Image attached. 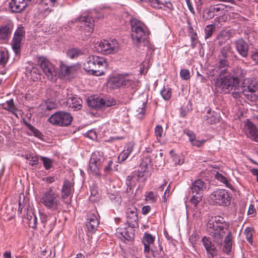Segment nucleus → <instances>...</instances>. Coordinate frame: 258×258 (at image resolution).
<instances>
[{
  "label": "nucleus",
  "instance_id": "nucleus-20",
  "mask_svg": "<svg viewBox=\"0 0 258 258\" xmlns=\"http://www.w3.org/2000/svg\"><path fill=\"white\" fill-rule=\"evenodd\" d=\"M99 220L95 213H89L88 215L86 226L89 232L94 233L97 230L99 225Z\"/></svg>",
  "mask_w": 258,
  "mask_h": 258
},
{
  "label": "nucleus",
  "instance_id": "nucleus-33",
  "mask_svg": "<svg viewBox=\"0 0 258 258\" xmlns=\"http://www.w3.org/2000/svg\"><path fill=\"white\" fill-rule=\"evenodd\" d=\"M69 107L74 109V110L81 109L83 101L82 99L78 97L69 98L67 101Z\"/></svg>",
  "mask_w": 258,
  "mask_h": 258
},
{
  "label": "nucleus",
  "instance_id": "nucleus-45",
  "mask_svg": "<svg viewBox=\"0 0 258 258\" xmlns=\"http://www.w3.org/2000/svg\"><path fill=\"white\" fill-rule=\"evenodd\" d=\"M40 159L46 170H48L52 167L53 164V160L52 159L43 156H40Z\"/></svg>",
  "mask_w": 258,
  "mask_h": 258
},
{
  "label": "nucleus",
  "instance_id": "nucleus-61",
  "mask_svg": "<svg viewBox=\"0 0 258 258\" xmlns=\"http://www.w3.org/2000/svg\"><path fill=\"white\" fill-rule=\"evenodd\" d=\"M113 164L112 160H109L107 165L104 168V172L107 174L109 172L112 170V165Z\"/></svg>",
  "mask_w": 258,
  "mask_h": 258
},
{
  "label": "nucleus",
  "instance_id": "nucleus-36",
  "mask_svg": "<svg viewBox=\"0 0 258 258\" xmlns=\"http://www.w3.org/2000/svg\"><path fill=\"white\" fill-rule=\"evenodd\" d=\"M26 74H30L33 79H38L40 78V74L39 70L33 66L30 67H27L26 69Z\"/></svg>",
  "mask_w": 258,
  "mask_h": 258
},
{
  "label": "nucleus",
  "instance_id": "nucleus-38",
  "mask_svg": "<svg viewBox=\"0 0 258 258\" xmlns=\"http://www.w3.org/2000/svg\"><path fill=\"white\" fill-rule=\"evenodd\" d=\"M138 178L135 176L128 175L126 178V185H127V190L128 192L131 191L133 187L137 184Z\"/></svg>",
  "mask_w": 258,
  "mask_h": 258
},
{
  "label": "nucleus",
  "instance_id": "nucleus-5",
  "mask_svg": "<svg viewBox=\"0 0 258 258\" xmlns=\"http://www.w3.org/2000/svg\"><path fill=\"white\" fill-rule=\"evenodd\" d=\"M109 83L113 88H127L126 91L130 93L131 95L129 96L130 98L138 89L136 83L127 74H120L113 77L110 80Z\"/></svg>",
  "mask_w": 258,
  "mask_h": 258
},
{
  "label": "nucleus",
  "instance_id": "nucleus-8",
  "mask_svg": "<svg viewBox=\"0 0 258 258\" xmlns=\"http://www.w3.org/2000/svg\"><path fill=\"white\" fill-rule=\"evenodd\" d=\"M95 48L98 52L105 55L116 53L119 49L118 43L114 39L101 41L96 43Z\"/></svg>",
  "mask_w": 258,
  "mask_h": 258
},
{
  "label": "nucleus",
  "instance_id": "nucleus-31",
  "mask_svg": "<svg viewBox=\"0 0 258 258\" xmlns=\"http://www.w3.org/2000/svg\"><path fill=\"white\" fill-rule=\"evenodd\" d=\"M231 37V32L229 30L221 31L217 36V40L219 46L222 45Z\"/></svg>",
  "mask_w": 258,
  "mask_h": 258
},
{
  "label": "nucleus",
  "instance_id": "nucleus-37",
  "mask_svg": "<svg viewBox=\"0 0 258 258\" xmlns=\"http://www.w3.org/2000/svg\"><path fill=\"white\" fill-rule=\"evenodd\" d=\"M232 47L229 44H226L220 49V52L218 56L221 58H228L229 54L232 53Z\"/></svg>",
  "mask_w": 258,
  "mask_h": 258
},
{
  "label": "nucleus",
  "instance_id": "nucleus-24",
  "mask_svg": "<svg viewBox=\"0 0 258 258\" xmlns=\"http://www.w3.org/2000/svg\"><path fill=\"white\" fill-rule=\"evenodd\" d=\"M237 51L242 57H246L248 55V45L243 39H239L235 42Z\"/></svg>",
  "mask_w": 258,
  "mask_h": 258
},
{
  "label": "nucleus",
  "instance_id": "nucleus-32",
  "mask_svg": "<svg viewBox=\"0 0 258 258\" xmlns=\"http://www.w3.org/2000/svg\"><path fill=\"white\" fill-rule=\"evenodd\" d=\"M220 118V115L217 112L208 110L204 116V120L208 123L214 124L219 121Z\"/></svg>",
  "mask_w": 258,
  "mask_h": 258
},
{
  "label": "nucleus",
  "instance_id": "nucleus-39",
  "mask_svg": "<svg viewBox=\"0 0 258 258\" xmlns=\"http://www.w3.org/2000/svg\"><path fill=\"white\" fill-rule=\"evenodd\" d=\"M67 54L69 57L71 59H74L81 55H83L84 54V52L81 49L78 48H72L68 51Z\"/></svg>",
  "mask_w": 258,
  "mask_h": 258
},
{
  "label": "nucleus",
  "instance_id": "nucleus-28",
  "mask_svg": "<svg viewBox=\"0 0 258 258\" xmlns=\"http://www.w3.org/2000/svg\"><path fill=\"white\" fill-rule=\"evenodd\" d=\"M56 107V105L54 102L50 100H47L42 103L39 105L38 110L43 115L47 116L49 114L48 112L55 109Z\"/></svg>",
  "mask_w": 258,
  "mask_h": 258
},
{
  "label": "nucleus",
  "instance_id": "nucleus-17",
  "mask_svg": "<svg viewBox=\"0 0 258 258\" xmlns=\"http://www.w3.org/2000/svg\"><path fill=\"white\" fill-rule=\"evenodd\" d=\"M40 219L42 225V230L49 233L53 229L56 223V217L52 215L47 216L44 213H41Z\"/></svg>",
  "mask_w": 258,
  "mask_h": 258
},
{
  "label": "nucleus",
  "instance_id": "nucleus-50",
  "mask_svg": "<svg viewBox=\"0 0 258 258\" xmlns=\"http://www.w3.org/2000/svg\"><path fill=\"white\" fill-rule=\"evenodd\" d=\"M26 158L30 161L29 164L32 166H36L38 164V157L37 156L26 155Z\"/></svg>",
  "mask_w": 258,
  "mask_h": 258
},
{
  "label": "nucleus",
  "instance_id": "nucleus-49",
  "mask_svg": "<svg viewBox=\"0 0 258 258\" xmlns=\"http://www.w3.org/2000/svg\"><path fill=\"white\" fill-rule=\"evenodd\" d=\"M215 28V25H208L206 27L205 29V38L207 39L211 37Z\"/></svg>",
  "mask_w": 258,
  "mask_h": 258
},
{
  "label": "nucleus",
  "instance_id": "nucleus-63",
  "mask_svg": "<svg viewBox=\"0 0 258 258\" xmlns=\"http://www.w3.org/2000/svg\"><path fill=\"white\" fill-rule=\"evenodd\" d=\"M251 58L255 63L258 64V50L252 52V54L251 55Z\"/></svg>",
  "mask_w": 258,
  "mask_h": 258
},
{
  "label": "nucleus",
  "instance_id": "nucleus-48",
  "mask_svg": "<svg viewBox=\"0 0 258 258\" xmlns=\"http://www.w3.org/2000/svg\"><path fill=\"white\" fill-rule=\"evenodd\" d=\"M155 135L158 142H160L162 137L163 129L161 125H157L154 130Z\"/></svg>",
  "mask_w": 258,
  "mask_h": 258
},
{
  "label": "nucleus",
  "instance_id": "nucleus-4",
  "mask_svg": "<svg viewBox=\"0 0 258 258\" xmlns=\"http://www.w3.org/2000/svg\"><path fill=\"white\" fill-rule=\"evenodd\" d=\"M41 203L52 212H58L60 202L59 194L50 187L44 191L40 196Z\"/></svg>",
  "mask_w": 258,
  "mask_h": 258
},
{
  "label": "nucleus",
  "instance_id": "nucleus-42",
  "mask_svg": "<svg viewBox=\"0 0 258 258\" xmlns=\"http://www.w3.org/2000/svg\"><path fill=\"white\" fill-rule=\"evenodd\" d=\"M217 61V66L219 70V72H220L221 70H223L224 69H226L228 70L227 68L229 66V61L228 60L227 58H224L218 56Z\"/></svg>",
  "mask_w": 258,
  "mask_h": 258
},
{
  "label": "nucleus",
  "instance_id": "nucleus-35",
  "mask_svg": "<svg viewBox=\"0 0 258 258\" xmlns=\"http://www.w3.org/2000/svg\"><path fill=\"white\" fill-rule=\"evenodd\" d=\"M4 105L5 106L3 107V108L5 110L12 112L17 118H19V116L17 113L18 109L16 107L14 104V100L13 99L7 101L6 104H4Z\"/></svg>",
  "mask_w": 258,
  "mask_h": 258
},
{
  "label": "nucleus",
  "instance_id": "nucleus-14",
  "mask_svg": "<svg viewBox=\"0 0 258 258\" xmlns=\"http://www.w3.org/2000/svg\"><path fill=\"white\" fill-rule=\"evenodd\" d=\"M90 106L95 109H104L116 104V101L113 98L107 99L100 97L93 98L88 102Z\"/></svg>",
  "mask_w": 258,
  "mask_h": 258
},
{
  "label": "nucleus",
  "instance_id": "nucleus-19",
  "mask_svg": "<svg viewBox=\"0 0 258 258\" xmlns=\"http://www.w3.org/2000/svg\"><path fill=\"white\" fill-rule=\"evenodd\" d=\"M207 228L223 229V228H229V224L225 222L223 217L218 216L211 217L208 223Z\"/></svg>",
  "mask_w": 258,
  "mask_h": 258
},
{
  "label": "nucleus",
  "instance_id": "nucleus-30",
  "mask_svg": "<svg viewBox=\"0 0 258 258\" xmlns=\"http://www.w3.org/2000/svg\"><path fill=\"white\" fill-rule=\"evenodd\" d=\"M206 187V184L204 181L201 179H198L192 183L190 188L192 194L195 193L202 194V192Z\"/></svg>",
  "mask_w": 258,
  "mask_h": 258
},
{
  "label": "nucleus",
  "instance_id": "nucleus-27",
  "mask_svg": "<svg viewBox=\"0 0 258 258\" xmlns=\"http://www.w3.org/2000/svg\"><path fill=\"white\" fill-rule=\"evenodd\" d=\"M9 9L12 13H21L27 7L21 0H11L9 4Z\"/></svg>",
  "mask_w": 258,
  "mask_h": 258
},
{
  "label": "nucleus",
  "instance_id": "nucleus-29",
  "mask_svg": "<svg viewBox=\"0 0 258 258\" xmlns=\"http://www.w3.org/2000/svg\"><path fill=\"white\" fill-rule=\"evenodd\" d=\"M142 242L144 245V252L149 253L151 247L154 245V238L151 234L145 233Z\"/></svg>",
  "mask_w": 258,
  "mask_h": 258
},
{
  "label": "nucleus",
  "instance_id": "nucleus-7",
  "mask_svg": "<svg viewBox=\"0 0 258 258\" xmlns=\"http://www.w3.org/2000/svg\"><path fill=\"white\" fill-rule=\"evenodd\" d=\"M105 157L102 151H96L94 152L91 155L88 172L93 175H99L100 170L104 162Z\"/></svg>",
  "mask_w": 258,
  "mask_h": 258
},
{
  "label": "nucleus",
  "instance_id": "nucleus-10",
  "mask_svg": "<svg viewBox=\"0 0 258 258\" xmlns=\"http://www.w3.org/2000/svg\"><path fill=\"white\" fill-rule=\"evenodd\" d=\"M209 202L211 204L226 206L230 204V198L226 190L219 189L213 191L209 196Z\"/></svg>",
  "mask_w": 258,
  "mask_h": 258
},
{
  "label": "nucleus",
  "instance_id": "nucleus-51",
  "mask_svg": "<svg viewBox=\"0 0 258 258\" xmlns=\"http://www.w3.org/2000/svg\"><path fill=\"white\" fill-rule=\"evenodd\" d=\"M244 234L246 236V240L250 244L252 242V233L250 228L247 227L245 231Z\"/></svg>",
  "mask_w": 258,
  "mask_h": 258
},
{
  "label": "nucleus",
  "instance_id": "nucleus-21",
  "mask_svg": "<svg viewBox=\"0 0 258 258\" xmlns=\"http://www.w3.org/2000/svg\"><path fill=\"white\" fill-rule=\"evenodd\" d=\"M134 228H118L117 234L118 237H119L124 242L126 241H130L134 239Z\"/></svg>",
  "mask_w": 258,
  "mask_h": 258
},
{
  "label": "nucleus",
  "instance_id": "nucleus-18",
  "mask_svg": "<svg viewBox=\"0 0 258 258\" xmlns=\"http://www.w3.org/2000/svg\"><path fill=\"white\" fill-rule=\"evenodd\" d=\"M202 242L206 249L207 257L215 258V256L218 255V250L210 238L204 236L202 239Z\"/></svg>",
  "mask_w": 258,
  "mask_h": 258
},
{
  "label": "nucleus",
  "instance_id": "nucleus-56",
  "mask_svg": "<svg viewBox=\"0 0 258 258\" xmlns=\"http://www.w3.org/2000/svg\"><path fill=\"white\" fill-rule=\"evenodd\" d=\"M191 39V47L192 48H195L198 42V36L196 33L192 34L190 37Z\"/></svg>",
  "mask_w": 258,
  "mask_h": 258
},
{
  "label": "nucleus",
  "instance_id": "nucleus-23",
  "mask_svg": "<svg viewBox=\"0 0 258 258\" xmlns=\"http://www.w3.org/2000/svg\"><path fill=\"white\" fill-rule=\"evenodd\" d=\"M244 129L248 138L252 141L258 142V130L255 125L251 122H248L245 124Z\"/></svg>",
  "mask_w": 258,
  "mask_h": 258
},
{
  "label": "nucleus",
  "instance_id": "nucleus-59",
  "mask_svg": "<svg viewBox=\"0 0 258 258\" xmlns=\"http://www.w3.org/2000/svg\"><path fill=\"white\" fill-rule=\"evenodd\" d=\"M129 156L128 153L125 152L124 150L120 153L119 156H118V160L120 162L124 161Z\"/></svg>",
  "mask_w": 258,
  "mask_h": 258
},
{
  "label": "nucleus",
  "instance_id": "nucleus-53",
  "mask_svg": "<svg viewBox=\"0 0 258 258\" xmlns=\"http://www.w3.org/2000/svg\"><path fill=\"white\" fill-rule=\"evenodd\" d=\"M28 128L32 131V132L33 133L34 135L38 138H41L42 136V133L37 129L35 128L33 125L29 124H28Z\"/></svg>",
  "mask_w": 258,
  "mask_h": 258
},
{
  "label": "nucleus",
  "instance_id": "nucleus-9",
  "mask_svg": "<svg viewBox=\"0 0 258 258\" xmlns=\"http://www.w3.org/2000/svg\"><path fill=\"white\" fill-rule=\"evenodd\" d=\"M38 63L43 73L48 79L55 81L57 78L58 70L46 58L43 56L38 57Z\"/></svg>",
  "mask_w": 258,
  "mask_h": 258
},
{
  "label": "nucleus",
  "instance_id": "nucleus-2",
  "mask_svg": "<svg viewBox=\"0 0 258 258\" xmlns=\"http://www.w3.org/2000/svg\"><path fill=\"white\" fill-rule=\"evenodd\" d=\"M131 37L134 44L139 46L142 44L145 45L147 43L149 31L144 23L136 19L131 21Z\"/></svg>",
  "mask_w": 258,
  "mask_h": 258
},
{
  "label": "nucleus",
  "instance_id": "nucleus-22",
  "mask_svg": "<svg viewBox=\"0 0 258 258\" xmlns=\"http://www.w3.org/2000/svg\"><path fill=\"white\" fill-rule=\"evenodd\" d=\"M229 75L238 87L240 81L245 77V72L241 68L236 67L234 68L231 72H229Z\"/></svg>",
  "mask_w": 258,
  "mask_h": 258
},
{
  "label": "nucleus",
  "instance_id": "nucleus-40",
  "mask_svg": "<svg viewBox=\"0 0 258 258\" xmlns=\"http://www.w3.org/2000/svg\"><path fill=\"white\" fill-rule=\"evenodd\" d=\"M160 94L165 100L168 101L172 96V89L168 86H164L160 91Z\"/></svg>",
  "mask_w": 258,
  "mask_h": 258
},
{
  "label": "nucleus",
  "instance_id": "nucleus-6",
  "mask_svg": "<svg viewBox=\"0 0 258 258\" xmlns=\"http://www.w3.org/2000/svg\"><path fill=\"white\" fill-rule=\"evenodd\" d=\"M216 89L221 93H227L232 90H235L237 86L229 75V71L224 69L219 72V75L215 81Z\"/></svg>",
  "mask_w": 258,
  "mask_h": 258
},
{
  "label": "nucleus",
  "instance_id": "nucleus-64",
  "mask_svg": "<svg viewBox=\"0 0 258 258\" xmlns=\"http://www.w3.org/2000/svg\"><path fill=\"white\" fill-rule=\"evenodd\" d=\"M256 213V210L253 205L250 204L247 211L248 215H253Z\"/></svg>",
  "mask_w": 258,
  "mask_h": 258
},
{
  "label": "nucleus",
  "instance_id": "nucleus-41",
  "mask_svg": "<svg viewBox=\"0 0 258 258\" xmlns=\"http://www.w3.org/2000/svg\"><path fill=\"white\" fill-rule=\"evenodd\" d=\"M60 73L63 76H66L70 74L72 72V70L73 69L72 66H68L66 64L61 62L59 65Z\"/></svg>",
  "mask_w": 258,
  "mask_h": 258
},
{
  "label": "nucleus",
  "instance_id": "nucleus-16",
  "mask_svg": "<svg viewBox=\"0 0 258 258\" xmlns=\"http://www.w3.org/2000/svg\"><path fill=\"white\" fill-rule=\"evenodd\" d=\"M25 31L23 28H19L15 32L12 40V47L15 54H20L21 42L25 36Z\"/></svg>",
  "mask_w": 258,
  "mask_h": 258
},
{
  "label": "nucleus",
  "instance_id": "nucleus-34",
  "mask_svg": "<svg viewBox=\"0 0 258 258\" xmlns=\"http://www.w3.org/2000/svg\"><path fill=\"white\" fill-rule=\"evenodd\" d=\"M12 31V27L9 25L2 26L0 28V40H7Z\"/></svg>",
  "mask_w": 258,
  "mask_h": 258
},
{
  "label": "nucleus",
  "instance_id": "nucleus-60",
  "mask_svg": "<svg viewBox=\"0 0 258 258\" xmlns=\"http://www.w3.org/2000/svg\"><path fill=\"white\" fill-rule=\"evenodd\" d=\"M157 198L155 197L153 191H150L146 196V200L152 203L156 202Z\"/></svg>",
  "mask_w": 258,
  "mask_h": 258
},
{
  "label": "nucleus",
  "instance_id": "nucleus-3",
  "mask_svg": "<svg viewBox=\"0 0 258 258\" xmlns=\"http://www.w3.org/2000/svg\"><path fill=\"white\" fill-rule=\"evenodd\" d=\"M107 66L108 63L104 57L91 55L84 63V69L94 76H100L104 74Z\"/></svg>",
  "mask_w": 258,
  "mask_h": 258
},
{
  "label": "nucleus",
  "instance_id": "nucleus-43",
  "mask_svg": "<svg viewBox=\"0 0 258 258\" xmlns=\"http://www.w3.org/2000/svg\"><path fill=\"white\" fill-rule=\"evenodd\" d=\"M9 59V53L7 50H0V66L4 67Z\"/></svg>",
  "mask_w": 258,
  "mask_h": 258
},
{
  "label": "nucleus",
  "instance_id": "nucleus-52",
  "mask_svg": "<svg viewBox=\"0 0 258 258\" xmlns=\"http://www.w3.org/2000/svg\"><path fill=\"white\" fill-rule=\"evenodd\" d=\"M180 76L184 80H188L190 78V72L187 69H181L180 72Z\"/></svg>",
  "mask_w": 258,
  "mask_h": 258
},
{
  "label": "nucleus",
  "instance_id": "nucleus-57",
  "mask_svg": "<svg viewBox=\"0 0 258 258\" xmlns=\"http://www.w3.org/2000/svg\"><path fill=\"white\" fill-rule=\"evenodd\" d=\"M206 142L205 140H198L195 138L190 143L192 146L197 147H201Z\"/></svg>",
  "mask_w": 258,
  "mask_h": 258
},
{
  "label": "nucleus",
  "instance_id": "nucleus-46",
  "mask_svg": "<svg viewBox=\"0 0 258 258\" xmlns=\"http://www.w3.org/2000/svg\"><path fill=\"white\" fill-rule=\"evenodd\" d=\"M215 177L217 180L224 183L227 187L230 188L232 187V184L228 182L226 177L224 176L222 174L218 172L215 175Z\"/></svg>",
  "mask_w": 258,
  "mask_h": 258
},
{
  "label": "nucleus",
  "instance_id": "nucleus-25",
  "mask_svg": "<svg viewBox=\"0 0 258 258\" xmlns=\"http://www.w3.org/2000/svg\"><path fill=\"white\" fill-rule=\"evenodd\" d=\"M151 159L148 157H145L140 164V169L138 170V178L145 180L149 176V173L147 170L148 162H150Z\"/></svg>",
  "mask_w": 258,
  "mask_h": 258
},
{
  "label": "nucleus",
  "instance_id": "nucleus-44",
  "mask_svg": "<svg viewBox=\"0 0 258 258\" xmlns=\"http://www.w3.org/2000/svg\"><path fill=\"white\" fill-rule=\"evenodd\" d=\"M202 194H198L197 193H196L195 195L193 194L191 196V198L190 199V202L195 208H196L199 203L202 201Z\"/></svg>",
  "mask_w": 258,
  "mask_h": 258
},
{
  "label": "nucleus",
  "instance_id": "nucleus-26",
  "mask_svg": "<svg viewBox=\"0 0 258 258\" xmlns=\"http://www.w3.org/2000/svg\"><path fill=\"white\" fill-rule=\"evenodd\" d=\"M74 185L69 180H65L61 190V198L65 200L70 197L74 192Z\"/></svg>",
  "mask_w": 258,
  "mask_h": 258
},
{
  "label": "nucleus",
  "instance_id": "nucleus-15",
  "mask_svg": "<svg viewBox=\"0 0 258 258\" xmlns=\"http://www.w3.org/2000/svg\"><path fill=\"white\" fill-rule=\"evenodd\" d=\"M125 213L128 226L131 228L138 227L139 220L137 207L133 204L129 205Z\"/></svg>",
  "mask_w": 258,
  "mask_h": 258
},
{
  "label": "nucleus",
  "instance_id": "nucleus-11",
  "mask_svg": "<svg viewBox=\"0 0 258 258\" xmlns=\"http://www.w3.org/2000/svg\"><path fill=\"white\" fill-rule=\"evenodd\" d=\"M242 94L246 99L254 101L258 98V84L255 81L245 80Z\"/></svg>",
  "mask_w": 258,
  "mask_h": 258
},
{
  "label": "nucleus",
  "instance_id": "nucleus-47",
  "mask_svg": "<svg viewBox=\"0 0 258 258\" xmlns=\"http://www.w3.org/2000/svg\"><path fill=\"white\" fill-rule=\"evenodd\" d=\"M150 251L152 252V255L154 257L160 255L162 252H163L162 247L159 243H158L157 246H153L151 247Z\"/></svg>",
  "mask_w": 258,
  "mask_h": 258
},
{
  "label": "nucleus",
  "instance_id": "nucleus-13",
  "mask_svg": "<svg viewBox=\"0 0 258 258\" xmlns=\"http://www.w3.org/2000/svg\"><path fill=\"white\" fill-rule=\"evenodd\" d=\"M81 31L84 32L85 37L83 39H87L92 34L94 28V20L89 16L81 17L79 18Z\"/></svg>",
  "mask_w": 258,
  "mask_h": 258
},
{
  "label": "nucleus",
  "instance_id": "nucleus-12",
  "mask_svg": "<svg viewBox=\"0 0 258 258\" xmlns=\"http://www.w3.org/2000/svg\"><path fill=\"white\" fill-rule=\"evenodd\" d=\"M72 119L73 117L70 113L59 111L51 115L48 121L52 124L67 126L71 123Z\"/></svg>",
  "mask_w": 258,
  "mask_h": 258
},
{
  "label": "nucleus",
  "instance_id": "nucleus-55",
  "mask_svg": "<svg viewBox=\"0 0 258 258\" xmlns=\"http://www.w3.org/2000/svg\"><path fill=\"white\" fill-rule=\"evenodd\" d=\"M214 17V10L212 9H209L206 13H205L203 15V18L205 19V20H210L212 19Z\"/></svg>",
  "mask_w": 258,
  "mask_h": 258
},
{
  "label": "nucleus",
  "instance_id": "nucleus-58",
  "mask_svg": "<svg viewBox=\"0 0 258 258\" xmlns=\"http://www.w3.org/2000/svg\"><path fill=\"white\" fill-rule=\"evenodd\" d=\"M27 224L29 227L33 229L36 228L37 224V217L32 218L31 220L27 221Z\"/></svg>",
  "mask_w": 258,
  "mask_h": 258
},
{
  "label": "nucleus",
  "instance_id": "nucleus-54",
  "mask_svg": "<svg viewBox=\"0 0 258 258\" xmlns=\"http://www.w3.org/2000/svg\"><path fill=\"white\" fill-rule=\"evenodd\" d=\"M183 133L188 137L190 142H191L196 138L195 134L191 131L185 129L183 130Z\"/></svg>",
  "mask_w": 258,
  "mask_h": 258
},
{
  "label": "nucleus",
  "instance_id": "nucleus-62",
  "mask_svg": "<svg viewBox=\"0 0 258 258\" xmlns=\"http://www.w3.org/2000/svg\"><path fill=\"white\" fill-rule=\"evenodd\" d=\"M133 149H134L133 144L131 143H130L128 144H127V145L125 147L124 151L125 152H126L127 153H128V154L130 155L133 151Z\"/></svg>",
  "mask_w": 258,
  "mask_h": 258
},
{
  "label": "nucleus",
  "instance_id": "nucleus-1",
  "mask_svg": "<svg viewBox=\"0 0 258 258\" xmlns=\"http://www.w3.org/2000/svg\"><path fill=\"white\" fill-rule=\"evenodd\" d=\"M207 230L209 235L212 237L213 241L218 246H221L224 243L222 250L224 252L229 254L232 250L234 237L231 231H228L226 233L228 228H207Z\"/></svg>",
  "mask_w": 258,
  "mask_h": 258
}]
</instances>
